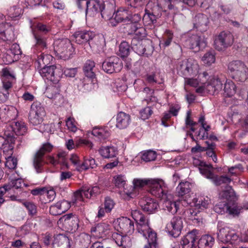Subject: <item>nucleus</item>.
I'll return each instance as SVG.
<instances>
[{"label": "nucleus", "mask_w": 248, "mask_h": 248, "mask_svg": "<svg viewBox=\"0 0 248 248\" xmlns=\"http://www.w3.org/2000/svg\"><path fill=\"white\" fill-rule=\"evenodd\" d=\"M193 203L196 208L203 210L208 208L211 203V201L208 197H201L194 198Z\"/></svg>", "instance_id": "nucleus-43"}, {"label": "nucleus", "mask_w": 248, "mask_h": 248, "mask_svg": "<svg viewBox=\"0 0 248 248\" xmlns=\"http://www.w3.org/2000/svg\"><path fill=\"white\" fill-rule=\"evenodd\" d=\"M53 148V146L49 143L43 144L40 150L36 153L34 160L33 166L36 171L40 173L42 171V168L44 164L43 156L47 152H50Z\"/></svg>", "instance_id": "nucleus-13"}, {"label": "nucleus", "mask_w": 248, "mask_h": 248, "mask_svg": "<svg viewBox=\"0 0 248 248\" xmlns=\"http://www.w3.org/2000/svg\"><path fill=\"white\" fill-rule=\"evenodd\" d=\"M79 222V220L78 216L72 214L63 216L58 221L59 224H62L67 231L71 232H75L78 229Z\"/></svg>", "instance_id": "nucleus-15"}, {"label": "nucleus", "mask_w": 248, "mask_h": 248, "mask_svg": "<svg viewBox=\"0 0 248 248\" xmlns=\"http://www.w3.org/2000/svg\"><path fill=\"white\" fill-rule=\"evenodd\" d=\"M7 155L5 156V166L9 169H15L17 163V159L9 155V152H6Z\"/></svg>", "instance_id": "nucleus-56"}, {"label": "nucleus", "mask_w": 248, "mask_h": 248, "mask_svg": "<svg viewBox=\"0 0 248 248\" xmlns=\"http://www.w3.org/2000/svg\"><path fill=\"white\" fill-rule=\"evenodd\" d=\"M202 61L204 65L207 66L211 65L215 62L216 57L214 53L208 52L206 53L202 57Z\"/></svg>", "instance_id": "nucleus-55"}, {"label": "nucleus", "mask_w": 248, "mask_h": 248, "mask_svg": "<svg viewBox=\"0 0 248 248\" xmlns=\"http://www.w3.org/2000/svg\"><path fill=\"white\" fill-rule=\"evenodd\" d=\"M145 40L133 38L131 42L132 48L139 55H142L145 52Z\"/></svg>", "instance_id": "nucleus-44"}, {"label": "nucleus", "mask_w": 248, "mask_h": 248, "mask_svg": "<svg viewBox=\"0 0 248 248\" xmlns=\"http://www.w3.org/2000/svg\"><path fill=\"white\" fill-rule=\"evenodd\" d=\"M98 152L101 156L105 158L114 157L118 154L117 148L113 146L101 147Z\"/></svg>", "instance_id": "nucleus-36"}, {"label": "nucleus", "mask_w": 248, "mask_h": 248, "mask_svg": "<svg viewBox=\"0 0 248 248\" xmlns=\"http://www.w3.org/2000/svg\"><path fill=\"white\" fill-rule=\"evenodd\" d=\"M147 236L146 238L147 239V243L144 245L143 248H158L156 233L151 232Z\"/></svg>", "instance_id": "nucleus-52"}, {"label": "nucleus", "mask_w": 248, "mask_h": 248, "mask_svg": "<svg viewBox=\"0 0 248 248\" xmlns=\"http://www.w3.org/2000/svg\"><path fill=\"white\" fill-rule=\"evenodd\" d=\"M130 33H134L135 37L138 40H142V38L146 36V31L145 29L141 26L140 24L134 25L133 27L130 29Z\"/></svg>", "instance_id": "nucleus-49"}, {"label": "nucleus", "mask_w": 248, "mask_h": 248, "mask_svg": "<svg viewBox=\"0 0 248 248\" xmlns=\"http://www.w3.org/2000/svg\"><path fill=\"white\" fill-rule=\"evenodd\" d=\"M89 44L92 50L96 53L103 52L106 46L105 39L102 35H96L90 41Z\"/></svg>", "instance_id": "nucleus-25"}, {"label": "nucleus", "mask_w": 248, "mask_h": 248, "mask_svg": "<svg viewBox=\"0 0 248 248\" xmlns=\"http://www.w3.org/2000/svg\"><path fill=\"white\" fill-rule=\"evenodd\" d=\"M39 73L42 77L57 84L63 74V69L61 66H44L39 70Z\"/></svg>", "instance_id": "nucleus-8"}, {"label": "nucleus", "mask_w": 248, "mask_h": 248, "mask_svg": "<svg viewBox=\"0 0 248 248\" xmlns=\"http://www.w3.org/2000/svg\"><path fill=\"white\" fill-rule=\"evenodd\" d=\"M233 36L230 32L222 31L215 39L214 47L218 51L223 50L230 46L233 44Z\"/></svg>", "instance_id": "nucleus-11"}, {"label": "nucleus", "mask_w": 248, "mask_h": 248, "mask_svg": "<svg viewBox=\"0 0 248 248\" xmlns=\"http://www.w3.org/2000/svg\"><path fill=\"white\" fill-rule=\"evenodd\" d=\"M129 53V46L126 42H123L119 46L118 54L122 58L127 56Z\"/></svg>", "instance_id": "nucleus-60"}, {"label": "nucleus", "mask_w": 248, "mask_h": 248, "mask_svg": "<svg viewBox=\"0 0 248 248\" xmlns=\"http://www.w3.org/2000/svg\"><path fill=\"white\" fill-rule=\"evenodd\" d=\"M176 69L183 77H196L199 75L200 67L196 60L188 59L178 61Z\"/></svg>", "instance_id": "nucleus-2"}, {"label": "nucleus", "mask_w": 248, "mask_h": 248, "mask_svg": "<svg viewBox=\"0 0 248 248\" xmlns=\"http://www.w3.org/2000/svg\"><path fill=\"white\" fill-rule=\"evenodd\" d=\"M112 237L116 244L124 248H127L131 246V243L129 237L126 235H123L117 232H114L112 234Z\"/></svg>", "instance_id": "nucleus-33"}, {"label": "nucleus", "mask_w": 248, "mask_h": 248, "mask_svg": "<svg viewBox=\"0 0 248 248\" xmlns=\"http://www.w3.org/2000/svg\"><path fill=\"white\" fill-rule=\"evenodd\" d=\"M226 213L232 217L238 216L241 212V208L236 203L232 202H228L226 205Z\"/></svg>", "instance_id": "nucleus-48"}, {"label": "nucleus", "mask_w": 248, "mask_h": 248, "mask_svg": "<svg viewBox=\"0 0 248 248\" xmlns=\"http://www.w3.org/2000/svg\"><path fill=\"white\" fill-rule=\"evenodd\" d=\"M70 246L68 238L62 234L55 236L52 243V248H69Z\"/></svg>", "instance_id": "nucleus-34"}, {"label": "nucleus", "mask_w": 248, "mask_h": 248, "mask_svg": "<svg viewBox=\"0 0 248 248\" xmlns=\"http://www.w3.org/2000/svg\"><path fill=\"white\" fill-rule=\"evenodd\" d=\"M223 83L217 78H211L207 82L205 83V92L207 91L211 94H217L222 89Z\"/></svg>", "instance_id": "nucleus-21"}, {"label": "nucleus", "mask_w": 248, "mask_h": 248, "mask_svg": "<svg viewBox=\"0 0 248 248\" xmlns=\"http://www.w3.org/2000/svg\"><path fill=\"white\" fill-rule=\"evenodd\" d=\"M33 35L36 40L35 46L42 50L46 48L47 46L46 39L45 37L37 34L36 33H34Z\"/></svg>", "instance_id": "nucleus-58"}, {"label": "nucleus", "mask_w": 248, "mask_h": 248, "mask_svg": "<svg viewBox=\"0 0 248 248\" xmlns=\"http://www.w3.org/2000/svg\"><path fill=\"white\" fill-rule=\"evenodd\" d=\"M110 226L106 223H100L91 229L92 235L96 238H103L110 232Z\"/></svg>", "instance_id": "nucleus-22"}, {"label": "nucleus", "mask_w": 248, "mask_h": 248, "mask_svg": "<svg viewBox=\"0 0 248 248\" xmlns=\"http://www.w3.org/2000/svg\"><path fill=\"white\" fill-rule=\"evenodd\" d=\"M208 22V18L206 15L199 14L195 17L194 26L201 31H204L207 29Z\"/></svg>", "instance_id": "nucleus-31"}, {"label": "nucleus", "mask_w": 248, "mask_h": 248, "mask_svg": "<svg viewBox=\"0 0 248 248\" xmlns=\"http://www.w3.org/2000/svg\"><path fill=\"white\" fill-rule=\"evenodd\" d=\"M115 229L123 235H131L135 230L134 223L130 218L122 217L114 221Z\"/></svg>", "instance_id": "nucleus-9"}, {"label": "nucleus", "mask_w": 248, "mask_h": 248, "mask_svg": "<svg viewBox=\"0 0 248 248\" xmlns=\"http://www.w3.org/2000/svg\"><path fill=\"white\" fill-rule=\"evenodd\" d=\"M14 37L12 26L7 23L0 24V38L3 40H11Z\"/></svg>", "instance_id": "nucleus-32"}, {"label": "nucleus", "mask_w": 248, "mask_h": 248, "mask_svg": "<svg viewBox=\"0 0 248 248\" xmlns=\"http://www.w3.org/2000/svg\"><path fill=\"white\" fill-rule=\"evenodd\" d=\"M145 13L143 17V21L146 24L153 23L156 16H158L161 12L159 0H151L146 5Z\"/></svg>", "instance_id": "nucleus-7"}, {"label": "nucleus", "mask_w": 248, "mask_h": 248, "mask_svg": "<svg viewBox=\"0 0 248 248\" xmlns=\"http://www.w3.org/2000/svg\"><path fill=\"white\" fill-rule=\"evenodd\" d=\"M230 235H231V239L230 241L231 244H238L240 242H246L248 240V236L244 237L242 236L241 237H239L233 230H232V233H230Z\"/></svg>", "instance_id": "nucleus-61"}, {"label": "nucleus", "mask_w": 248, "mask_h": 248, "mask_svg": "<svg viewBox=\"0 0 248 248\" xmlns=\"http://www.w3.org/2000/svg\"><path fill=\"white\" fill-rule=\"evenodd\" d=\"M192 187V185L188 182L180 183L176 188V191L179 196H183L188 193Z\"/></svg>", "instance_id": "nucleus-50"}, {"label": "nucleus", "mask_w": 248, "mask_h": 248, "mask_svg": "<svg viewBox=\"0 0 248 248\" xmlns=\"http://www.w3.org/2000/svg\"><path fill=\"white\" fill-rule=\"evenodd\" d=\"M139 204L143 210L150 214L154 213L158 207V204L155 200L149 197L141 199Z\"/></svg>", "instance_id": "nucleus-24"}, {"label": "nucleus", "mask_w": 248, "mask_h": 248, "mask_svg": "<svg viewBox=\"0 0 248 248\" xmlns=\"http://www.w3.org/2000/svg\"><path fill=\"white\" fill-rule=\"evenodd\" d=\"M103 70L107 73L119 72L123 67L122 63L119 58L112 56L106 60L102 63Z\"/></svg>", "instance_id": "nucleus-16"}, {"label": "nucleus", "mask_w": 248, "mask_h": 248, "mask_svg": "<svg viewBox=\"0 0 248 248\" xmlns=\"http://www.w3.org/2000/svg\"><path fill=\"white\" fill-rule=\"evenodd\" d=\"M1 73L2 79L12 80V81L16 80V74L10 68H5L2 69Z\"/></svg>", "instance_id": "nucleus-59"}, {"label": "nucleus", "mask_w": 248, "mask_h": 248, "mask_svg": "<svg viewBox=\"0 0 248 248\" xmlns=\"http://www.w3.org/2000/svg\"><path fill=\"white\" fill-rule=\"evenodd\" d=\"M33 33H35L36 30L44 34H46L51 31V27L49 25H46L41 23H33L31 26Z\"/></svg>", "instance_id": "nucleus-53"}, {"label": "nucleus", "mask_w": 248, "mask_h": 248, "mask_svg": "<svg viewBox=\"0 0 248 248\" xmlns=\"http://www.w3.org/2000/svg\"><path fill=\"white\" fill-rule=\"evenodd\" d=\"M53 45L55 52L61 59L68 60L75 53V49L70 40L68 39L56 40Z\"/></svg>", "instance_id": "nucleus-3"}, {"label": "nucleus", "mask_w": 248, "mask_h": 248, "mask_svg": "<svg viewBox=\"0 0 248 248\" xmlns=\"http://www.w3.org/2000/svg\"><path fill=\"white\" fill-rule=\"evenodd\" d=\"M156 157V153L155 151L148 150L143 153L141 159L146 162H149L155 160Z\"/></svg>", "instance_id": "nucleus-62"}, {"label": "nucleus", "mask_w": 248, "mask_h": 248, "mask_svg": "<svg viewBox=\"0 0 248 248\" xmlns=\"http://www.w3.org/2000/svg\"><path fill=\"white\" fill-rule=\"evenodd\" d=\"M76 243L82 248L86 247L90 243V236L85 233H81L77 237Z\"/></svg>", "instance_id": "nucleus-54"}, {"label": "nucleus", "mask_w": 248, "mask_h": 248, "mask_svg": "<svg viewBox=\"0 0 248 248\" xmlns=\"http://www.w3.org/2000/svg\"><path fill=\"white\" fill-rule=\"evenodd\" d=\"M94 66V62L89 60L86 62L84 66L85 77L83 78V81L79 86L80 89L83 88L84 90L88 91L92 89L93 85V78L95 77L94 73L93 71Z\"/></svg>", "instance_id": "nucleus-6"}, {"label": "nucleus", "mask_w": 248, "mask_h": 248, "mask_svg": "<svg viewBox=\"0 0 248 248\" xmlns=\"http://www.w3.org/2000/svg\"><path fill=\"white\" fill-rule=\"evenodd\" d=\"M6 130L12 134V137L14 138L15 134L23 135L26 133L27 127L25 123L22 121L13 122L7 125Z\"/></svg>", "instance_id": "nucleus-19"}, {"label": "nucleus", "mask_w": 248, "mask_h": 248, "mask_svg": "<svg viewBox=\"0 0 248 248\" xmlns=\"http://www.w3.org/2000/svg\"><path fill=\"white\" fill-rule=\"evenodd\" d=\"M167 186L165 187V190L164 191V196L160 197L161 200L162 201V206L164 210L168 211L172 214H174L177 212L179 204L176 202H173L170 200H168V196L166 193Z\"/></svg>", "instance_id": "nucleus-29"}, {"label": "nucleus", "mask_w": 248, "mask_h": 248, "mask_svg": "<svg viewBox=\"0 0 248 248\" xmlns=\"http://www.w3.org/2000/svg\"><path fill=\"white\" fill-rule=\"evenodd\" d=\"M181 0H159V3L161 12L167 11V10H174L177 9L176 5L181 3Z\"/></svg>", "instance_id": "nucleus-38"}, {"label": "nucleus", "mask_w": 248, "mask_h": 248, "mask_svg": "<svg viewBox=\"0 0 248 248\" xmlns=\"http://www.w3.org/2000/svg\"><path fill=\"white\" fill-rule=\"evenodd\" d=\"M4 134L6 138L0 136V148L3 150L4 154L9 152V155H12L15 138H13L12 134L7 132L6 130Z\"/></svg>", "instance_id": "nucleus-18"}, {"label": "nucleus", "mask_w": 248, "mask_h": 248, "mask_svg": "<svg viewBox=\"0 0 248 248\" xmlns=\"http://www.w3.org/2000/svg\"><path fill=\"white\" fill-rule=\"evenodd\" d=\"M52 56L49 54H45L41 53L38 57L37 62L40 67H42L44 65L48 64L52 60Z\"/></svg>", "instance_id": "nucleus-57"}, {"label": "nucleus", "mask_w": 248, "mask_h": 248, "mask_svg": "<svg viewBox=\"0 0 248 248\" xmlns=\"http://www.w3.org/2000/svg\"><path fill=\"white\" fill-rule=\"evenodd\" d=\"M232 229L227 227L220 229L217 233L218 239L223 243H230L231 239L230 233H232Z\"/></svg>", "instance_id": "nucleus-46"}, {"label": "nucleus", "mask_w": 248, "mask_h": 248, "mask_svg": "<svg viewBox=\"0 0 248 248\" xmlns=\"http://www.w3.org/2000/svg\"><path fill=\"white\" fill-rule=\"evenodd\" d=\"M2 58L4 63L6 64L11 63L17 59L12 54L11 50H8L3 54Z\"/></svg>", "instance_id": "nucleus-63"}, {"label": "nucleus", "mask_w": 248, "mask_h": 248, "mask_svg": "<svg viewBox=\"0 0 248 248\" xmlns=\"http://www.w3.org/2000/svg\"><path fill=\"white\" fill-rule=\"evenodd\" d=\"M186 77L185 78V85H189L191 87L196 88V92L198 93H202L205 92V83H202L199 79V76L197 78Z\"/></svg>", "instance_id": "nucleus-26"}, {"label": "nucleus", "mask_w": 248, "mask_h": 248, "mask_svg": "<svg viewBox=\"0 0 248 248\" xmlns=\"http://www.w3.org/2000/svg\"><path fill=\"white\" fill-rule=\"evenodd\" d=\"M228 68L232 78L237 81L243 82L248 78V68L241 61L230 62Z\"/></svg>", "instance_id": "nucleus-4"}, {"label": "nucleus", "mask_w": 248, "mask_h": 248, "mask_svg": "<svg viewBox=\"0 0 248 248\" xmlns=\"http://www.w3.org/2000/svg\"><path fill=\"white\" fill-rule=\"evenodd\" d=\"M183 225L182 218L180 217H174L167 224L165 230L169 235L177 237L180 234Z\"/></svg>", "instance_id": "nucleus-14"}, {"label": "nucleus", "mask_w": 248, "mask_h": 248, "mask_svg": "<svg viewBox=\"0 0 248 248\" xmlns=\"http://www.w3.org/2000/svg\"><path fill=\"white\" fill-rule=\"evenodd\" d=\"M197 231H192L187 233L181 241L182 248H196L195 241L197 239Z\"/></svg>", "instance_id": "nucleus-27"}, {"label": "nucleus", "mask_w": 248, "mask_h": 248, "mask_svg": "<svg viewBox=\"0 0 248 248\" xmlns=\"http://www.w3.org/2000/svg\"><path fill=\"white\" fill-rule=\"evenodd\" d=\"M86 15L94 16L100 12L102 9V3L99 0H87L86 1Z\"/></svg>", "instance_id": "nucleus-30"}, {"label": "nucleus", "mask_w": 248, "mask_h": 248, "mask_svg": "<svg viewBox=\"0 0 248 248\" xmlns=\"http://www.w3.org/2000/svg\"><path fill=\"white\" fill-rule=\"evenodd\" d=\"M203 163L202 162H200L199 164L200 167L199 168V170L201 173L206 178L212 180V182L216 185L218 186L222 184H229L231 182L232 179L227 175L218 176L214 175L209 170V167L203 165Z\"/></svg>", "instance_id": "nucleus-10"}, {"label": "nucleus", "mask_w": 248, "mask_h": 248, "mask_svg": "<svg viewBox=\"0 0 248 248\" xmlns=\"http://www.w3.org/2000/svg\"><path fill=\"white\" fill-rule=\"evenodd\" d=\"M131 11L124 8L119 9L116 13L114 19L117 22H123L128 24L130 21Z\"/></svg>", "instance_id": "nucleus-37"}, {"label": "nucleus", "mask_w": 248, "mask_h": 248, "mask_svg": "<svg viewBox=\"0 0 248 248\" xmlns=\"http://www.w3.org/2000/svg\"><path fill=\"white\" fill-rule=\"evenodd\" d=\"M23 181L21 179H16L12 180L7 185L9 189L6 191V196H8L10 193L15 192V189L20 188L22 185Z\"/></svg>", "instance_id": "nucleus-51"}, {"label": "nucleus", "mask_w": 248, "mask_h": 248, "mask_svg": "<svg viewBox=\"0 0 248 248\" xmlns=\"http://www.w3.org/2000/svg\"><path fill=\"white\" fill-rule=\"evenodd\" d=\"M133 186H127L124 188L122 193L124 199L129 200L135 197L137 195V190L142 188L145 185L148 186L150 193L157 198L164 196L166 184L164 181L160 179H134L133 181Z\"/></svg>", "instance_id": "nucleus-1"}, {"label": "nucleus", "mask_w": 248, "mask_h": 248, "mask_svg": "<svg viewBox=\"0 0 248 248\" xmlns=\"http://www.w3.org/2000/svg\"><path fill=\"white\" fill-rule=\"evenodd\" d=\"M92 133L100 141H104L110 136V131L108 128H94Z\"/></svg>", "instance_id": "nucleus-41"}, {"label": "nucleus", "mask_w": 248, "mask_h": 248, "mask_svg": "<svg viewBox=\"0 0 248 248\" xmlns=\"http://www.w3.org/2000/svg\"><path fill=\"white\" fill-rule=\"evenodd\" d=\"M187 213L189 214L190 219L193 221L194 224H199L202 222V218L199 217L198 212L190 209L187 211Z\"/></svg>", "instance_id": "nucleus-64"}, {"label": "nucleus", "mask_w": 248, "mask_h": 248, "mask_svg": "<svg viewBox=\"0 0 248 248\" xmlns=\"http://www.w3.org/2000/svg\"><path fill=\"white\" fill-rule=\"evenodd\" d=\"M223 94L226 97H232L236 92V86L234 83L230 79L226 80L224 84Z\"/></svg>", "instance_id": "nucleus-42"}, {"label": "nucleus", "mask_w": 248, "mask_h": 248, "mask_svg": "<svg viewBox=\"0 0 248 248\" xmlns=\"http://www.w3.org/2000/svg\"><path fill=\"white\" fill-rule=\"evenodd\" d=\"M215 243L214 238L208 234L202 235L198 241L199 248H211Z\"/></svg>", "instance_id": "nucleus-40"}, {"label": "nucleus", "mask_w": 248, "mask_h": 248, "mask_svg": "<svg viewBox=\"0 0 248 248\" xmlns=\"http://www.w3.org/2000/svg\"><path fill=\"white\" fill-rule=\"evenodd\" d=\"M220 198L226 199L228 202H234L237 200L235 193L231 186H227L225 190L219 193Z\"/></svg>", "instance_id": "nucleus-39"}, {"label": "nucleus", "mask_w": 248, "mask_h": 248, "mask_svg": "<svg viewBox=\"0 0 248 248\" xmlns=\"http://www.w3.org/2000/svg\"><path fill=\"white\" fill-rule=\"evenodd\" d=\"M90 188L84 186L80 189L76 191L74 194L73 203H77L78 201H84V198L89 199L92 195H90Z\"/></svg>", "instance_id": "nucleus-35"}, {"label": "nucleus", "mask_w": 248, "mask_h": 248, "mask_svg": "<svg viewBox=\"0 0 248 248\" xmlns=\"http://www.w3.org/2000/svg\"><path fill=\"white\" fill-rule=\"evenodd\" d=\"M97 167L95 160L92 157H84L83 162L78 167V171L86 170L89 169H94Z\"/></svg>", "instance_id": "nucleus-47"}, {"label": "nucleus", "mask_w": 248, "mask_h": 248, "mask_svg": "<svg viewBox=\"0 0 248 248\" xmlns=\"http://www.w3.org/2000/svg\"><path fill=\"white\" fill-rule=\"evenodd\" d=\"M115 11L114 0H106L103 5L100 11L102 17L105 20H109L113 17Z\"/></svg>", "instance_id": "nucleus-23"}, {"label": "nucleus", "mask_w": 248, "mask_h": 248, "mask_svg": "<svg viewBox=\"0 0 248 248\" xmlns=\"http://www.w3.org/2000/svg\"><path fill=\"white\" fill-rule=\"evenodd\" d=\"M45 115V109L40 103L34 102L31 105L29 113V120L33 125L41 124Z\"/></svg>", "instance_id": "nucleus-12"}, {"label": "nucleus", "mask_w": 248, "mask_h": 248, "mask_svg": "<svg viewBox=\"0 0 248 248\" xmlns=\"http://www.w3.org/2000/svg\"><path fill=\"white\" fill-rule=\"evenodd\" d=\"M18 112L14 106H5L1 109V114L10 119H14L18 116Z\"/></svg>", "instance_id": "nucleus-45"}, {"label": "nucleus", "mask_w": 248, "mask_h": 248, "mask_svg": "<svg viewBox=\"0 0 248 248\" xmlns=\"http://www.w3.org/2000/svg\"><path fill=\"white\" fill-rule=\"evenodd\" d=\"M186 46L198 51L206 46V41L204 36L193 35L186 40Z\"/></svg>", "instance_id": "nucleus-17"}, {"label": "nucleus", "mask_w": 248, "mask_h": 248, "mask_svg": "<svg viewBox=\"0 0 248 248\" xmlns=\"http://www.w3.org/2000/svg\"><path fill=\"white\" fill-rule=\"evenodd\" d=\"M94 37V32L85 30L77 31L72 35L73 40L78 44L89 43Z\"/></svg>", "instance_id": "nucleus-20"}, {"label": "nucleus", "mask_w": 248, "mask_h": 248, "mask_svg": "<svg viewBox=\"0 0 248 248\" xmlns=\"http://www.w3.org/2000/svg\"><path fill=\"white\" fill-rule=\"evenodd\" d=\"M131 216L137 223V230L139 233L147 238L150 232H155L149 226V220L147 216L137 210L131 211Z\"/></svg>", "instance_id": "nucleus-5"}, {"label": "nucleus", "mask_w": 248, "mask_h": 248, "mask_svg": "<svg viewBox=\"0 0 248 248\" xmlns=\"http://www.w3.org/2000/svg\"><path fill=\"white\" fill-rule=\"evenodd\" d=\"M116 120V126L120 129L127 127L131 121L130 116L122 111L117 113Z\"/></svg>", "instance_id": "nucleus-28"}]
</instances>
